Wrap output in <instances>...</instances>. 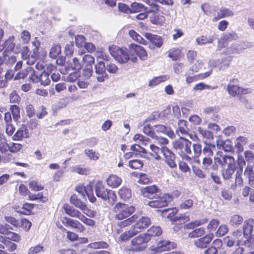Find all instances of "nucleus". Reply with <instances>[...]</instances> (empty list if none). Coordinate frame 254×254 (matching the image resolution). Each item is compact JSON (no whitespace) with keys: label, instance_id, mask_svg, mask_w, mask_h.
I'll list each match as a JSON object with an SVG mask.
<instances>
[{"label":"nucleus","instance_id":"4be33fe9","mask_svg":"<svg viewBox=\"0 0 254 254\" xmlns=\"http://www.w3.org/2000/svg\"><path fill=\"white\" fill-rule=\"evenodd\" d=\"M64 208L65 213L72 217H75L80 220V218L82 215V213L78 210L74 209L72 207L69 206L67 204H65L64 206Z\"/></svg>","mask_w":254,"mask_h":254},{"label":"nucleus","instance_id":"5701e85b","mask_svg":"<svg viewBox=\"0 0 254 254\" xmlns=\"http://www.w3.org/2000/svg\"><path fill=\"white\" fill-rule=\"evenodd\" d=\"M162 233V229L159 226H152L148 230L146 233L144 234L146 237H147L148 241L151 240V237L160 236Z\"/></svg>","mask_w":254,"mask_h":254},{"label":"nucleus","instance_id":"1a4fd4ad","mask_svg":"<svg viewBox=\"0 0 254 254\" xmlns=\"http://www.w3.org/2000/svg\"><path fill=\"white\" fill-rule=\"evenodd\" d=\"M176 247L177 244L175 243L164 240L157 241L156 246L153 245L151 246L150 249L155 253H161L166 251H169L171 249L176 248Z\"/></svg>","mask_w":254,"mask_h":254},{"label":"nucleus","instance_id":"09e8293b","mask_svg":"<svg viewBox=\"0 0 254 254\" xmlns=\"http://www.w3.org/2000/svg\"><path fill=\"white\" fill-rule=\"evenodd\" d=\"M82 61L85 66L92 67L94 64V58L90 55H85L82 57Z\"/></svg>","mask_w":254,"mask_h":254},{"label":"nucleus","instance_id":"20e7f679","mask_svg":"<svg viewBox=\"0 0 254 254\" xmlns=\"http://www.w3.org/2000/svg\"><path fill=\"white\" fill-rule=\"evenodd\" d=\"M135 208L132 206L118 203L114 207L113 211L116 213V218L119 220L126 219L134 212Z\"/></svg>","mask_w":254,"mask_h":254},{"label":"nucleus","instance_id":"c85d7f7f","mask_svg":"<svg viewBox=\"0 0 254 254\" xmlns=\"http://www.w3.org/2000/svg\"><path fill=\"white\" fill-rule=\"evenodd\" d=\"M188 128L187 126V121L181 120L178 122V129L177 130V133L178 135L186 134L188 133Z\"/></svg>","mask_w":254,"mask_h":254},{"label":"nucleus","instance_id":"2eb2a0df","mask_svg":"<svg viewBox=\"0 0 254 254\" xmlns=\"http://www.w3.org/2000/svg\"><path fill=\"white\" fill-rule=\"evenodd\" d=\"M145 37L151 43L152 45L149 46L151 48L154 49L155 47L160 48L163 44V40L160 36L146 33L145 34Z\"/></svg>","mask_w":254,"mask_h":254},{"label":"nucleus","instance_id":"6e6d98bb","mask_svg":"<svg viewBox=\"0 0 254 254\" xmlns=\"http://www.w3.org/2000/svg\"><path fill=\"white\" fill-rule=\"evenodd\" d=\"M95 73H102L106 72V66L104 62L98 61L95 65Z\"/></svg>","mask_w":254,"mask_h":254},{"label":"nucleus","instance_id":"bf43d9fd","mask_svg":"<svg viewBox=\"0 0 254 254\" xmlns=\"http://www.w3.org/2000/svg\"><path fill=\"white\" fill-rule=\"evenodd\" d=\"M143 131L145 134L150 136L152 138L156 137V135L153 130V127H152L149 125H146L144 127Z\"/></svg>","mask_w":254,"mask_h":254},{"label":"nucleus","instance_id":"8fccbe9b","mask_svg":"<svg viewBox=\"0 0 254 254\" xmlns=\"http://www.w3.org/2000/svg\"><path fill=\"white\" fill-rule=\"evenodd\" d=\"M215 146L211 144H206V146L203 149V153L205 157H210L213 154V150L215 149Z\"/></svg>","mask_w":254,"mask_h":254},{"label":"nucleus","instance_id":"72a5a7b5","mask_svg":"<svg viewBox=\"0 0 254 254\" xmlns=\"http://www.w3.org/2000/svg\"><path fill=\"white\" fill-rule=\"evenodd\" d=\"M214 41V37L213 36H201L198 37L196 39V42L198 45H202L207 44H210Z\"/></svg>","mask_w":254,"mask_h":254},{"label":"nucleus","instance_id":"9d476101","mask_svg":"<svg viewBox=\"0 0 254 254\" xmlns=\"http://www.w3.org/2000/svg\"><path fill=\"white\" fill-rule=\"evenodd\" d=\"M205 254H226L223 248V243L220 239L215 240L211 246L204 251Z\"/></svg>","mask_w":254,"mask_h":254},{"label":"nucleus","instance_id":"39448f33","mask_svg":"<svg viewBox=\"0 0 254 254\" xmlns=\"http://www.w3.org/2000/svg\"><path fill=\"white\" fill-rule=\"evenodd\" d=\"M95 190L97 197L103 200L112 199L115 200L116 195L115 192L106 189L101 181H98L95 185Z\"/></svg>","mask_w":254,"mask_h":254},{"label":"nucleus","instance_id":"0e129e2a","mask_svg":"<svg viewBox=\"0 0 254 254\" xmlns=\"http://www.w3.org/2000/svg\"><path fill=\"white\" fill-rule=\"evenodd\" d=\"M71 227L75 228L77 230V231L79 232H83L85 230V227L79 221L75 220H72Z\"/></svg>","mask_w":254,"mask_h":254},{"label":"nucleus","instance_id":"37998d69","mask_svg":"<svg viewBox=\"0 0 254 254\" xmlns=\"http://www.w3.org/2000/svg\"><path fill=\"white\" fill-rule=\"evenodd\" d=\"M119 194L120 197L123 199H128L131 196V190L126 188H123L119 190Z\"/></svg>","mask_w":254,"mask_h":254},{"label":"nucleus","instance_id":"4c0bfd02","mask_svg":"<svg viewBox=\"0 0 254 254\" xmlns=\"http://www.w3.org/2000/svg\"><path fill=\"white\" fill-rule=\"evenodd\" d=\"M169 78L168 75H162L152 79L149 83V86H155L160 83L167 80Z\"/></svg>","mask_w":254,"mask_h":254},{"label":"nucleus","instance_id":"f257e3e1","mask_svg":"<svg viewBox=\"0 0 254 254\" xmlns=\"http://www.w3.org/2000/svg\"><path fill=\"white\" fill-rule=\"evenodd\" d=\"M225 164H228L227 175L234 174L236 169L234 158L224 154L222 151L217 152L214 158V163L211 166L212 169L216 170L218 169V165L223 166Z\"/></svg>","mask_w":254,"mask_h":254},{"label":"nucleus","instance_id":"6ab92c4d","mask_svg":"<svg viewBox=\"0 0 254 254\" xmlns=\"http://www.w3.org/2000/svg\"><path fill=\"white\" fill-rule=\"evenodd\" d=\"M158 189L156 185H152L151 186H148L142 189L141 193L143 196L152 198L154 200L157 197H153V195L158 192Z\"/></svg>","mask_w":254,"mask_h":254},{"label":"nucleus","instance_id":"69168bd1","mask_svg":"<svg viewBox=\"0 0 254 254\" xmlns=\"http://www.w3.org/2000/svg\"><path fill=\"white\" fill-rule=\"evenodd\" d=\"M198 131L204 138L211 139L213 138V134L210 131L201 127H198Z\"/></svg>","mask_w":254,"mask_h":254},{"label":"nucleus","instance_id":"a18cd8bd","mask_svg":"<svg viewBox=\"0 0 254 254\" xmlns=\"http://www.w3.org/2000/svg\"><path fill=\"white\" fill-rule=\"evenodd\" d=\"M108 244L105 242H95L89 244L87 247L91 249H106L108 247Z\"/></svg>","mask_w":254,"mask_h":254},{"label":"nucleus","instance_id":"aec40b11","mask_svg":"<svg viewBox=\"0 0 254 254\" xmlns=\"http://www.w3.org/2000/svg\"><path fill=\"white\" fill-rule=\"evenodd\" d=\"M217 147L222 148L225 152H233L234 148L232 142L229 139L225 141L219 139L216 141Z\"/></svg>","mask_w":254,"mask_h":254},{"label":"nucleus","instance_id":"f03ea898","mask_svg":"<svg viewBox=\"0 0 254 254\" xmlns=\"http://www.w3.org/2000/svg\"><path fill=\"white\" fill-rule=\"evenodd\" d=\"M110 54L115 60L120 64H125L128 61H131V55L128 49H123L118 46L112 45L109 48Z\"/></svg>","mask_w":254,"mask_h":254},{"label":"nucleus","instance_id":"6e6552de","mask_svg":"<svg viewBox=\"0 0 254 254\" xmlns=\"http://www.w3.org/2000/svg\"><path fill=\"white\" fill-rule=\"evenodd\" d=\"M129 54L131 55V61L133 63L137 61L136 56L141 60H145L147 57V54L144 48L135 44L129 45Z\"/></svg>","mask_w":254,"mask_h":254},{"label":"nucleus","instance_id":"4468645a","mask_svg":"<svg viewBox=\"0 0 254 254\" xmlns=\"http://www.w3.org/2000/svg\"><path fill=\"white\" fill-rule=\"evenodd\" d=\"M227 90L229 94L233 96L247 94L250 91L248 89H243L240 88L239 86L234 85L232 83H230L228 84L227 87Z\"/></svg>","mask_w":254,"mask_h":254},{"label":"nucleus","instance_id":"2f4dec72","mask_svg":"<svg viewBox=\"0 0 254 254\" xmlns=\"http://www.w3.org/2000/svg\"><path fill=\"white\" fill-rule=\"evenodd\" d=\"M128 34L132 40L143 45H147V43L143 38L133 30H130L128 32Z\"/></svg>","mask_w":254,"mask_h":254},{"label":"nucleus","instance_id":"9b49d317","mask_svg":"<svg viewBox=\"0 0 254 254\" xmlns=\"http://www.w3.org/2000/svg\"><path fill=\"white\" fill-rule=\"evenodd\" d=\"M76 190L83 196H84L85 193L91 202L93 203L95 201L96 197L93 194V189L91 185H87L86 187L78 186L76 187Z\"/></svg>","mask_w":254,"mask_h":254},{"label":"nucleus","instance_id":"f704fd0d","mask_svg":"<svg viewBox=\"0 0 254 254\" xmlns=\"http://www.w3.org/2000/svg\"><path fill=\"white\" fill-rule=\"evenodd\" d=\"M8 150V144L4 135L0 133V152L5 153Z\"/></svg>","mask_w":254,"mask_h":254},{"label":"nucleus","instance_id":"4d7b16f0","mask_svg":"<svg viewBox=\"0 0 254 254\" xmlns=\"http://www.w3.org/2000/svg\"><path fill=\"white\" fill-rule=\"evenodd\" d=\"M229 231L228 227L226 224L221 225L216 231V236L222 237L224 236Z\"/></svg>","mask_w":254,"mask_h":254},{"label":"nucleus","instance_id":"49530a36","mask_svg":"<svg viewBox=\"0 0 254 254\" xmlns=\"http://www.w3.org/2000/svg\"><path fill=\"white\" fill-rule=\"evenodd\" d=\"M28 186L33 191H40L44 189V186L40 183L36 181H30Z\"/></svg>","mask_w":254,"mask_h":254},{"label":"nucleus","instance_id":"0eeeda50","mask_svg":"<svg viewBox=\"0 0 254 254\" xmlns=\"http://www.w3.org/2000/svg\"><path fill=\"white\" fill-rule=\"evenodd\" d=\"M148 242V238L144 234L138 236L131 240L128 250L135 252L142 251L146 248Z\"/></svg>","mask_w":254,"mask_h":254},{"label":"nucleus","instance_id":"13d9d810","mask_svg":"<svg viewBox=\"0 0 254 254\" xmlns=\"http://www.w3.org/2000/svg\"><path fill=\"white\" fill-rule=\"evenodd\" d=\"M40 79L39 82H41V84L44 86L49 85L50 82L49 75L46 72H43L40 74Z\"/></svg>","mask_w":254,"mask_h":254},{"label":"nucleus","instance_id":"bb28decb","mask_svg":"<svg viewBox=\"0 0 254 254\" xmlns=\"http://www.w3.org/2000/svg\"><path fill=\"white\" fill-rule=\"evenodd\" d=\"M248 143V139L244 136L238 137L235 141V147L237 152H241L244 150V146Z\"/></svg>","mask_w":254,"mask_h":254},{"label":"nucleus","instance_id":"864d4df0","mask_svg":"<svg viewBox=\"0 0 254 254\" xmlns=\"http://www.w3.org/2000/svg\"><path fill=\"white\" fill-rule=\"evenodd\" d=\"M10 110L13 116V119L15 121H17L20 119V109L19 108L15 105H12L10 107Z\"/></svg>","mask_w":254,"mask_h":254},{"label":"nucleus","instance_id":"052dcab7","mask_svg":"<svg viewBox=\"0 0 254 254\" xmlns=\"http://www.w3.org/2000/svg\"><path fill=\"white\" fill-rule=\"evenodd\" d=\"M137 219V216L136 215H134L131 217L126 219L125 220L121 222L119 225L121 227H127L128 225L132 224L133 223L135 222Z\"/></svg>","mask_w":254,"mask_h":254},{"label":"nucleus","instance_id":"603ef678","mask_svg":"<svg viewBox=\"0 0 254 254\" xmlns=\"http://www.w3.org/2000/svg\"><path fill=\"white\" fill-rule=\"evenodd\" d=\"M145 10V6L143 4L136 2H133L130 7V12L132 13Z\"/></svg>","mask_w":254,"mask_h":254},{"label":"nucleus","instance_id":"a211bd4d","mask_svg":"<svg viewBox=\"0 0 254 254\" xmlns=\"http://www.w3.org/2000/svg\"><path fill=\"white\" fill-rule=\"evenodd\" d=\"M154 132L166 134L171 138L175 136L173 131L169 127L162 125H158L153 126Z\"/></svg>","mask_w":254,"mask_h":254},{"label":"nucleus","instance_id":"423d86ee","mask_svg":"<svg viewBox=\"0 0 254 254\" xmlns=\"http://www.w3.org/2000/svg\"><path fill=\"white\" fill-rule=\"evenodd\" d=\"M191 142L183 137H181L179 140L175 141L174 143V147L180 150L181 152L184 154L183 158L186 160L191 159V157L188 156V155L191 154Z\"/></svg>","mask_w":254,"mask_h":254},{"label":"nucleus","instance_id":"58836bf2","mask_svg":"<svg viewBox=\"0 0 254 254\" xmlns=\"http://www.w3.org/2000/svg\"><path fill=\"white\" fill-rule=\"evenodd\" d=\"M207 221V220L206 219L195 220L185 225L184 228L193 229L197 226H199L206 223Z\"/></svg>","mask_w":254,"mask_h":254},{"label":"nucleus","instance_id":"c03bdc74","mask_svg":"<svg viewBox=\"0 0 254 254\" xmlns=\"http://www.w3.org/2000/svg\"><path fill=\"white\" fill-rule=\"evenodd\" d=\"M61 48L60 45L54 44L52 46L50 52V57L53 59H55L61 53Z\"/></svg>","mask_w":254,"mask_h":254},{"label":"nucleus","instance_id":"a878e982","mask_svg":"<svg viewBox=\"0 0 254 254\" xmlns=\"http://www.w3.org/2000/svg\"><path fill=\"white\" fill-rule=\"evenodd\" d=\"M122 179L118 176H109L106 179L107 185L112 188H117L122 183Z\"/></svg>","mask_w":254,"mask_h":254},{"label":"nucleus","instance_id":"ea45409f","mask_svg":"<svg viewBox=\"0 0 254 254\" xmlns=\"http://www.w3.org/2000/svg\"><path fill=\"white\" fill-rule=\"evenodd\" d=\"M154 0H145V2L146 4L150 6V8L145 7L146 12L155 13L158 11V6L154 3Z\"/></svg>","mask_w":254,"mask_h":254},{"label":"nucleus","instance_id":"338daca9","mask_svg":"<svg viewBox=\"0 0 254 254\" xmlns=\"http://www.w3.org/2000/svg\"><path fill=\"white\" fill-rule=\"evenodd\" d=\"M128 165L132 169H138L142 167L143 163L139 160H132L129 162Z\"/></svg>","mask_w":254,"mask_h":254},{"label":"nucleus","instance_id":"cd10ccee","mask_svg":"<svg viewBox=\"0 0 254 254\" xmlns=\"http://www.w3.org/2000/svg\"><path fill=\"white\" fill-rule=\"evenodd\" d=\"M0 242L5 245L7 250L10 252H12L16 249V245L11 242L9 239L5 237L0 236Z\"/></svg>","mask_w":254,"mask_h":254},{"label":"nucleus","instance_id":"c9c22d12","mask_svg":"<svg viewBox=\"0 0 254 254\" xmlns=\"http://www.w3.org/2000/svg\"><path fill=\"white\" fill-rule=\"evenodd\" d=\"M172 220L175 225L181 226L189 221L190 220V217L188 215L183 214L179 217H175Z\"/></svg>","mask_w":254,"mask_h":254},{"label":"nucleus","instance_id":"a19ab883","mask_svg":"<svg viewBox=\"0 0 254 254\" xmlns=\"http://www.w3.org/2000/svg\"><path fill=\"white\" fill-rule=\"evenodd\" d=\"M26 72H28L30 74L29 79L31 81L35 83L39 82L40 80V74L39 75L38 73H36L31 67H27L26 68Z\"/></svg>","mask_w":254,"mask_h":254},{"label":"nucleus","instance_id":"ddd939ff","mask_svg":"<svg viewBox=\"0 0 254 254\" xmlns=\"http://www.w3.org/2000/svg\"><path fill=\"white\" fill-rule=\"evenodd\" d=\"M135 222L136 223L132 227L137 231V233H138L150 225V219L148 217L142 216L141 218H138L137 216V219Z\"/></svg>","mask_w":254,"mask_h":254},{"label":"nucleus","instance_id":"3c124183","mask_svg":"<svg viewBox=\"0 0 254 254\" xmlns=\"http://www.w3.org/2000/svg\"><path fill=\"white\" fill-rule=\"evenodd\" d=\"M150 148L151 150V152L150 153V155L153 158L159 160L160 158L159 153L162 152L161 149L154 144L150 145Z\"/></svg>","mask_w":254,"mask_h":254},{"label":"nucleus","instance_id":"b1692460","mask_svg":"<svg viewBox=\"0 0 254 254\" xmlns=\"http://www.w3.org/2000/svg\"><path fill=\"white\" fill-rule=\"evenodd\" d=\"M164 155L165 157V161L167 164L171 167L174 168L176 166V164L174 161V154L170 151L168 149L164 150Z\"/></svg>","mask_w":254,"mask_h":254},{"label":"nucleus","instance_id":"412c9836","mask_svg":"<svg viewBox=\"0 0 254 254\" xmlns=\"http://www.w3.org/2000/svg\"><path fill=\"white\" fill-rule=\"evenodd\" d=\"M137 234V231L132 226L129 230L125 231L120 235L118 238V241L120 242L127 241Z\"/></svg>","mask_w":254,"mask_h":254},{"label":"nucleus","instance_id":"de8ad7c7","mask_svg":"<svg viewBox=\"0 0 254 254\" xmlns=\"http://www.w3.org/2000/svg\"><path fill=\"white\" fill-rule=\"evenodd\" d=\"M70 201L71 203L73 204L75 207L79 208L80 210L85 207V204L80 199H78L75 195H73L71 196Z\"/></svg>","mask_w":254,"mask_h":254},{"label":"nucleus","instance_id":"774afa93","mask_svg":"<svg viewBox=\"0 0 254 254\" xmlns=\"http://www.w3.org/2000/svg\"><path fill=\"white\" fill-rule=\"evenodd\" d=\"M22 147V145L18 143H12L8 144V150L12 153H16L20 151Z\"/></svg>","mask_w":254,"mask_h":254},{"label":"nucleus","instance_id":"79ce46f5","mask_svg":"<svg viewBox=\"0 0 254 254\" xmlns=\"http://www.w3.org/2000/svg\"><path fill=\"white\" fill-rule=\"evenodd\" d=\"M209 64L211 66H217L220 69H223L229 65V61L224 60L223 63L219 61H210Z\"/></svg>","mask_w":254,"mask_h":254},{"label":"nucleus","instance_id":"e2e57ef3","mask_svg":"<svg viewBox=\"0 0 254 254\" xmlns=\"http://www.w3.org/2000/svg\"><path fill=\"white\" fill-rule=\"evenodd\" d=\"M219 224V221L217 219H213L211 220L207 225V229L210 232L215 230Z\"/></svg>","mask_w":254,"mask_h":254},{"label":"nucleus","instance_id":"e433bc0d","mask_svg":"<svg viewBox=\"0 0 254 254\" xmlns=\"http://www.w3.org/2000/svg\"><path fill=\"white\" fill-rule=\"evenodd\" d=\"M205 229L203 227L196 228L189 233L188 236L190 238H196L203 236L205 234Z\"/></svg>","mask_w":254,"mask_h":254},{"label":"nucleus","instance_id":"f3484780","mask_svg":"<svg viewBox=\"0 0 254 254\" xmlns=\"http://www.w3.org/2000/svg\"><path fill=\"white\" fill-rule=\"evenodd\" d=\"M254 227V219L250 218L245 221L243 230L244 236L248 239L252 235Z\"/></svg>","mask_w":254,"mask_h":254},{"label":"nucleus","instance_id":"393cba45","mask_svg":"<svg viewBox=\"0 0 254 254\" xmlns=\"http://www.w3.org/2000/svg\"><path fill=\"white\" fill-rule=\"evenodd\" d=\"M234 14V12L226 7H222L217 12V15L215 17L216 20H218L220 18L231 17Z\"/></svg>","mask_w":254,"mask_h":254},{"label":"nucleus","instance_id":"dca6fc26","mask_svg":"<svg viewBox=\"0 0 254 254\" xmlns=\"http://www.w3.org/2000/svg\"><path fill=\"white\" fill-rule=\"evenodd\" d=\"M29 137V132L26 126L22 125L13 135L12 139L13 140H21L23 138H26Z\"/></svg>","mask_w":254,"mask_h":254},{"label":"nucleus","instance_id":"473e14b6","mask_svg":"<svg viewBox=\"0 0 254 254\" xmlns=\"http://www.w3.org/2000/svg\"><path fill=\"white\" fill-rule=\"evenodd\" d=\"M182 56L181 50L179 48H172L168 51V57L173 60H177Z\"/></svg>","mask_w":254,"mask_h":254},{"label":"nucleus","instance_id":"7ed1b4c3","mask_svg":"<svg viewBox=\"0 0 254 254\" xmlns=\"http://www.w3.org/2000/svg\"><path fill=\"white\" fill-rule=\"evenodd\" d=\"M179 196V192L177 190L174 191L172 194H160L154 200L148 201V205L153 208H161L166 206L168 202L171 201L174 197Z\"/></svg>","mask_w":254,"mask_h":254},{"label":"nucleus","instance_id":"f8f14e48","mask_svg":"<svg viewBox=\"0 0 254 254\" xmlns=\"http://www.w3.org/2000/svg\"><path fill=\"white\" fill-rule=\"evenodd\" d=\"M190 69L185 73L186 82L187 84H190L194 81L198 80H201L208 77L211 73V71H209L204 73H199L194 75H191Z\"/></svg>","mask_w":254,"mask_h":254},{"label":"nucleus","instance_id":"7c9ffc66","mask_svg":"<svg viewBox=\"0 0 254 254\" xmlns=\"http://www.w3.org/2000/svg\"><path fill=\"white\" fill-rule=\"evenodd\" d=\"M130 150L131 152L126 154V156L127 158L132 156L134 154L140 152H145V149L137 144L132 145L130 147Z\"/></svg>","mask_w":254,"mask_h":254},{"label":"nucleus","instance_id":"5fc2aeb1","mask_svg":"<svg viewBox=\"0 0 254 254\" xmlns=\"http://www.w3.org/2000/svg\"><path fill=\"white\" fill-rule=\"evenodd\" d=\"M85 154L91 159L97 160L99 158V153L96 152L93 149L85 150Z\"/></svg>","mask_w":254,"mask_h":254},{"label":"nucleus","instance_id":"c756f323","mask_svg":"<svg viewBox=\"0 0 254 254\" xmlns=\"http://www.w3.org/2000/svg\"><path fill=\"white\" fill-rule=\"evenodd\" d=\"M243 221L242 216L235 214L230 217L229 224L233 227H238L243 223Z\"/></svg>","mask_w":254,"mask_h":254},{"label":"nucleus","instance_id":"680f3d73","mask_svg":"<svg viewBox=\"0 0 254 254\" xmlns=\"http://www.w3.org/2000/svg\"><path fill=\"white\" fill-rule=\"evenodd\" d=\"M28 198L30 200H36L38 199H42L43 202H45L47 200L46 198H44L42 192H39L37 194H32L30 192L28 195Z\"/></svg>","mask_w":254,"mask_h":254}]
</instances>
